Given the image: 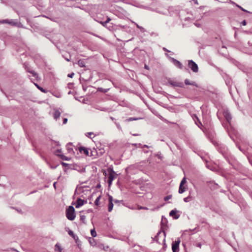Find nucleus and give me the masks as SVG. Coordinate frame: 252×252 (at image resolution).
<instances>
[{
	"mask_svg": "<svg viewBox=\"0 0 252 252\" xmlns=\"http://www.w3.org/2000/svg\"><path fill=\"white\" fill-rule=\"evenodd\" d=\"M188 232V230H186L185 232H184V234H185L187 232Z\"/></svg>",
	"mask_w": 252,
	"mask_h": 252,
	"instance_id": "obj_63",
	"label": "nucleus"
},
{
	"mask_svg": "<svg viewBox=\"0 0 252 252\" xmlns=\"http://www.w3.org/2000/svg\"><path fill=\"white\" fill-rule=\"evenodd\" d=\"M139 118H133V117H130L127 119V121L128 122L132 121H135L138 120Z\"/></svg>",
	"mask_w": 252,
	"mask_h": 252,
	"instance_id": "obj_29",
	"label": "nucleus"
},
{
	"mask_svg": "<svg viewBox=\"0 0 252 252\" xmlns=\"http://www.w3.org/2000/svg\"><path fill=\"white\" fill-rule=\"evenodd\" d=\"M167 222V220L166 218H164L163 216L162 217L161 221V224L162 225H165L166 223Z\"/></svg>",
	"mask_w": 252,
	"mask_h": 252,
	"instance_id": "obj_21",
	"label": "nucleus"
},
{
	"mask_svg": "<svg viewBox=\"0 0 252 252\" xmlns=\"http://www.w3.org/2000/svg\"><path fill=\"white\" fill-rule=\"evenodd\" d=\"M100 184H98V185H97V186H96V188H100Z\"/></svg>",
	"mask_w": 252,
	"mask_h": 252,
	"instance_id": "obj_55",
	"label": "nucleus"
},
{
	"mask_svg": "<svg viewBox=\"0 0 252 252\" xmlns=\"http://www.w3.org/2000/svg\"><path fill=\"white\" fill-rule=\"evenodd\" d=\"M111 19L109 18V17H107V20H106V22H107V23H109L110 21H111Z\"/></svg>",
	"mask_w": 252,
	"mask_h": 252,
	"instance_id": "obj_48",
	"label": "nucleus"
},
{
	"mask_svg": "<svg viewBox=\"0 0 252 252\" xmlns=\"http://www.w3.org/2000/svg\"><path fill=\"white\" fill-rule=\"evenodd\" d=\"M242 24L243 26H246V21L245 20L243 21V22H242Z\"/></svg>",
	"mask_w": 252,
	"mask_h": 252,
	"instance_id": "obj_44",
	"label": "nucleus"
},
{
	"mask_svg": "<svg viewBox=\"0 0 252 252\" xmlns=\"http://www.w3.org/2000/svg\"><path fill=\"white\" fill-rule=\"evenodd\" d=\"M68 233L70 236H71L74 239L76 242H77V240H78V236L75 235L74 234V232L71 230H69L68 231Z\"/></svg>",
	"mask_w": 252,
	"mask_h": 252,
	"instance_id": "obj_13",
	"label": "nucleus"
},
{
	"mask_svg": "<svg viewBox=\"0 0 252 252\" xmlns=\"http://www.w3.org/2000/svg\"><path fill=\"white\" fill-rule=\"evenodd\" d=\"M189 63H195L194 62H193L192 61H189Z\"/></svg>",
	"mask_w": 252,
	"mask_h": 252,
	"instance_id": "obj_56",
	"label": "nucleus"
},
{
	"mask_svg": "<svg viewBox=\"0 0 252 252\" xmlns=\"http://www.w3.org/2000/svg\"><path fill=\"white\" fill-rule=\"evenodd\" d=\"M93 132H88L86 133V135L87 136V137H90V136H91L92 134H93Z\"/></svg>",
	"mask_w": 252,
	"mask_h": 252,
	"instance_id": "obj_39",
	"label": "nucleus"
},
{
	"mask_svg": "<svg viewBox=\"0 0 252 252\" xmlns=\"http://www.w3.org/2000/svg\"><path fill=\"white\" fill-rule=\"evenodd\" d=\"M165 237L166 233L161 227V229L158 232L157 235L153 239L154 241H156L158 243L161 244L159 242V238H161V244L163 245L162 250L163 251H165L167 248V245L165 243Z\"/></svg>",
	"mask_w": 252,
	"mask_h": 252,
	"instance_id": "obj_1",
	"label": "nucleus"
},
{
	"mask_svg": "<svg viewBox=\"0 0 252 252\" xmlns=\"http://www.w3.org/2000/svg\"><path fill=\"white\" fill-rule=\"evenodd\" d=\"M74 73L73 72H72L71 73L68 74L67 75V76L70 78H72L73 76H74Z\"/></svg>",
	"mask_w": 252,
	"mask_h": 252,
	"instance_id": "obj_38",
	"label": "nucleus"
},
{
	"mask_svg": "<svg viewBox=\"0 0 252 252\" xmlns=\"http://www.w3.org/2000/svg\"><path fill=\"white\" fill-rule=\"evenodd\" d=\"M85 203H87L86 200L84 201V200H82L81 198H78L76 200L75 207L76 208H79V207L83 205Z\"/></svg>",
	"mask_w": 252,
	"mask_h": 252,
	"instance_id": "obj_10",
	"label": "nucleus"
},
{
	"mask_svg": "<svg viewBox=\"0 0 252 252\" xmlns=\"http://www.w3.org/2000/svg\"><path fill=\"white\" fill-rule=\"evenodd\" d=\"M67 150L68 151V152L70 153L72 151H73V149L72 148H69L68 147L67 148Z\"/></svg>",
	"mask_w": 252,
	"mask_h": 252,
	"instance_id": "obj_43",
	"label": "nucleus"
},
{
	"mask_svg": "<svg viewBox=\"0 0 252 252\" xmlns=\"http://www.w3.org/2000/svg\"><path fill=\"white\" fill-rule=\"evenodd\" d=\"M62 151L61 150H59V149H58L55 152V154L56 155H57V156H59V155H60V153H61Z\"/></svg>",
	"mask_w": 252,
	"mask_h": 252,
	"instance_id": "obj_30",
	"label": "nucleus"
},
{
	"mask_svg": "<svg viewBox=\"0 0 252 252\" xmlns=\"http://www.w3.org/2000/svg\"><path fill=\"white\" fill-rule=\"evenodd\" d=\"M59 157L63 160L67 161L69 160V158H68L66 157V156H64L63 154H61L60 155H59Z\"/></svg>",
	"mask_w": 252,
	"mask_h": 252,
	"instance_id": "obj_19",
	"label": "nucleus"
},
{
	"mask_svg": "<svg viewBox=\"0 0 252 252\" xmlns=\"http://www.w3.org/2000/svg\"><path fill=\"white\" fill-rule=\"evenodd\" d=\"M24 67L26 71L29 73H30V71L33 70V69H32L31 67L29 66V64H25Z\"/></svg>",
	"mask_w": 252,
	"mask_h": 252,
	"instance_id": "obj_17",
	"label": "nucleus"
},
{
	"mask_svg": "<svg viewBox=\"0 0 252 252\" xmlns=\"http://www.w3.org/2000/svg\"><path fill=\"white\" fill-rule=\"evenodd\" d=\"M192 199V197L190 196H188L187 197L184 198V201L185 202H189Z\"/></svg>",
	"mask_w": 252,
	"mask_h": 252,
	"instance_id": "obj_23",
	"label": "nucleus"
},
{
	"mask_svg": "<svg viewBox=\"0 0 252 252\" xmlns=\"http://www.w3.org/2000/svg\"><path fill=\"white\" fill-rule=\"evenodd\" d=\"M89 242L92 246H95L96 245L94 240L92 238H90Z\"/></svg>",
	"mask_w": 252,
	"mask_h": 252,
	"instance_id": "obj_25",
	"label": "nucleus"
},
{
	"mask_svg": "<svg viewBox=\"0 0 252 252\" xmlns=\"http://www.w3.org/2000/svg\"><path fill=\"white\" fill-rule=\"evenodd\" d=\"M80 220L84 223H86V216L84 215H80Z\"/></svg>",
	"mask_w": 252,
	"mask_h": 252,
	"instance_id": "obj_26",
	"label": "nucleus"
},
{
	"mask_svg": "<svg viewBox=\"0 0 252 252\" xmlns=\"http://www.w3.org/2000/svg\"><path fill=\"white\" fill-rule=\"evenodd\" d=\"M168 83L173 87H178L180 88H183L184 87V85L182 82H179L175 81H170L168 82Z\"/></svg>",
	"mask_w": 252,
	"mask_h": 252,
	"instance_id": "obj_6",
	"label": "nucleus"
},
{
	"mask_svg": "<svg viewBox=\"0 0 252 252\" xmlns=\"http://www.w3.org/2000/svg\"><path fill=\"white\" fill-rule=\"evenodd\" d=\"M144 68L146 69H149V66L147 65V64H145Z\"/></svg>",
	"mask_w": 252,
	"mask_h": 252,
	"instance_id": "obj_45",
	"label": "nucleus"
},
{
	"mask_svg": "<svg viewBox=\"0 0 252 252\" xmlns=\"http://www.w3.org/2000/svg\"><path fill=\"white\" fill-rule=\"evenodd\" d=\"M223 115L228 123H230L232 119V117L228 110H224L223 112Z\"/></svg>",
	"mask_w": 252,
	"mask_h": 252,
	"instance_id": "obj_7",
	"label": "nucleus"
},
{
	"mask_svg": "<svg viewBox=\"0 0 252 252\" xmlns=\"http://www.w3.org/2000/svg\"><path fill=\"white\" fill-rule=\"evenodd\" d=\"M62 164L63 165H64V166H65V165H67V163H64V162H62Z\"/></svg>",
	"mask_w": 252,
	"mask_h": 252,
	"instance_id": "obj_53",
	"label": "nucleus"
},
{
	"mask_svg": "<svg viewBox=\"0 0 252 252\" xmlns=\"http://www.w3.org/2000/svg\"><path fill=\"white\" fill-rule=\"evenodd\" d=\"M156 156H157L158 157V158L159 159H161L162 157L161 155V153L160 152H158L157 155H156Z\"/></svg>",
	"mask_w": 252,
	"mask_h": 252,
	"instance_id": "obj_35",
	"label": "nucleus"
},
{
	"mask_svg": "<svg viewBox=\"0 0 252 252\" xmlns=\"http://www.w3.org/2000/svg\"><path fill=\"white\" fill-rule=\"evenodd\" d=\"M186 189H187V188L186 186H184V185H183V186H181V185H180L179 189V193H183V192H184L186 191Z\"/></svg>",
	"mask_w": 252,
	"mask_h": 252,
	"instance_id": "obj_14",
	"label": "nucleus"
},
{
	"mask_svg": "<svg viewBox=\"0 0 252 252\" xmlns=\"http://www.w3.org/2000/svg\"><path fill=\"white\" fill-rule=\"evenodd\" d=\"M109 90V89H103L102 88H97V91L102 92L104 93H106L108 92V91Z\"/></svg>",
	"mask_w": 252,
	"mask_h": 252,
	"instance_id": "obj_16",
	"label": "nucleus"
},
{
	"mask_svg": "<svg viewBox=\"0 0 252 252\" xmlns=\"http://www.w3.org/2000/svg\"><path fill=\"white\" fill-rule=\"evenodd\" d=\"M172 61L173 62H174V63H180V62H179V61H177V60H175V59H174L173 58H172Z\"/></svg>",
	"mask_w": 252,
	"mask_h": 252,
	"instance_id": "obj_41",
	"label": "nucleus"
},
{
	"mask_svg": "<svg viewBox=\"0 0 252 252\" xmlns=\"http://www.w3.org/2000/svg\"><path fill=\"white\" fill-rule=\"evenodd\" d=\"M142 146H143V145H142L141 144L139 143V144H138V147H140V148H142Z\"/></svg>",
	"mask_w": 252,
	"mask_h": 252,
	"instance_id": "obj_51",
	"label": "nucleus"
},
{
	"mask_svg": "<svg viewBox=\"0 0 252 252\" xmlns=\"http://www.w3.org/2000/svg\"><path fill=\"white\" fill-rule=\"evenodd\" d=\"M75 209L72 206H69L66 210V217L68 220H73L75 218Z\"/></svg>",
	"mask_w": 252,
	"mask_h": 252,
	"instance_id": "obj_2",
	"label": "nucleus"
},
{
	"mask_svg": "<svg viewBox=\"0 0 252 252\" xmlns=\"http://www.w3.org/2000/svg\"><path fill=\"white\" fill-rule=\"evenodd\" d=\"M0 24H8L12 25H15L16 24L14 21H10L7 19L0 21Z\"/></svg>",
	"mask_w": 252,
	"mask_h": 252,
	"instance_id": "obj_12",
	"label": "nucleus"
},
{
	"mask_svg": "<svg viewBox=\"0 0 252 252\" xmlns=\"http://www.w3.org/2000/svg\"><path fill=\"white\" fill-rule=\"evenodd\" d=\"M100 23H101V24L103 26L105 27V26H106V25H107V22H106V21H105V22H100Z\"/></svg>",
	"mask_w": 252,
	"mask_h": 252,
	"instance_id": "obj_37",
	"label": "nucleus"
},
{
	"mask_svg": "<svg viewBox=\"0 0 252 252\" xmlns=\"http://www.w3.org/2000/svg\"><path fill=\"white\" fill-rule=\"evenodd\" d=\"M114 202L115 203H120L121 202H123V200H117V199H115L114 200Z\"/></svg>",
	"mask_w": 252,
	"mask_h": 252,
	"instance_id": "obj_40",
	"label": "nucleus"
},
{
	"mask_svg": "<svg viewBox=\"0 0 252 252\" xmlns=\"http://www.w3.org/2000/svg\"><path fill=\"white\" fill-rule=\"evenodd\" d=\"M133 145L135 146H138V144H133Z\"/></svg>",
	"mask_w": 252,
	"mask_h": 252,
	"instance_id": "obj_60",
	"label": "nucleus"
},
{
	"mask_svg": "<svg viewBox=\"0 0 252 252\" xmlns=\"http://www.w3.org/2000/svg\"><path fill=\"white\" fill-rule=\"evenodd\" d=\"M60 115H61L60 112L58 110H56L55 111L54 113V119L57 120V119H58L60 117Z\"/></svg>",
	"mask_w": 252,
	"mask_h": 252,
	"instance_id": "obj_15",
	"label": "nucleus"
},
{
	"mask_svg": "<svg viewBox=\"0 0 252 252\" xmlns=\"http://www.w3.org/2000/svg\"><path fill=\"white\" fill-rule=\"evenodd\" d=\"M55 250L56 251L59 252H62V248L59 245V244H57L55 245Z\"/></svg>",
	"mask_w": 252,
	"mask_h": 252,
	"instance_id": "obj_20",
	"label": "nucleus"
},
{
	"mask_svg": "<svg viewBox=\"0 0 252 252\" xmlns=\"http://www.w3.org/2000/svg\"><path fill=\"white\" fill-rule=\"evenodd\" d=\"M186 183V178L184 177L181 181L180 185H181V186H183V185H184Z\"/></svg>",
	"mask_w": 252,
	"mask_h": 252,
	"instance_id": "obj_31",
	"label": "nucleus"
},
{
	"mask_svg": "<svg viewBox=\"0 0 252 252\" xmlns=\"http://www.w3.org/2000/svg\"><path fill=\"white\" fill-rule=\"evenodd\" d=\"M177 212L178 211L176 209H175L170 211V212L169 213V215L170 216L172 217L174 219L177 220L180 216V214H177Z\"/></svg>",
	"mask_w": 252,
	"mask_h": 252,
	"instance_id": "obj_8",
	"label": "nucleus"
},
{
	"mask_svg": "<svg viewBox=\"0 0 252 252\" xmlns=\"http://www.w3.org/2000/svg\"><path fill=\"white\" fill-rule=\"evenodd\" d=\"M144 147H145V148H150V146H148V145H143V146H142V148H144Z\"/></svg>",
	"mask_w": 252,
	"mask_h": 252,
	"instance_id": "obj_46",
	"label": "nucleus"
},
{
	"mask_svg": "<svg viewBox=\"0 0 252 252\" xmlns=\"http://www.w3.org/2000/svg\"><path fill=\"white\" fill-rule=\"evenodd\" d=\"M190 85H192V86H195L196 87H198V85L195 82H191Z\"/></svg>",
	"mask_w": 252,
	"mask_h": 252,
	"instance_id": "obj_36",
	"label": "nucleus"
},
{
	"mask_svg": "<svg viewBox=\"0 0 252 252\" xmlns=\"http://www.w3.org/2000/svg\"><path fill=\"white\" fill-rule=\"evenodd\" d=\"M100 198H101V196H100V195H99V196H98V197L96 198V199H95V201H94V204H95V205H97H97H98V204H99V200H100Z\"/></svg>",
	"mask_w": 252,
	"mask_h": 252,
	"instance_id": "obj_27",
	"label": "nucleus"
},
{
	"mask_svg": "<svg viewBox=\"0 0 252 252\" xmlns=\"http://www.w3.org/2000/svg\"><path fill=\"white\" fill-rule=\"evenodd\" d=\"M180 243V241L177 240L175 241L174 242H173L172 245V250L173 251V252H179V246Z\"/></svg>",
	"mask_w": 252,
	"mask_h": 252,
	"instance_id": "obj_4",
	"label": "nucleus"
},
{
	"mask_svg": "<svg viewBox=\"0 0 252 252\" xmlns=\"http://www.w3.org/2000/svg\"><path fill=\"white\" fill-rule=\"evenodd\" d=\"M56 182H55L53 184V186L55 188H56Z\"/></svg>",
	"mask_w": 252,
	"mask_h": 252,
	"instance_id": "obj_57",
	"label": "nucleus"
},
{
	"mask_svg": "<svg viewBox=\"0 0 252 252\" xmlns=\"http://www.w3.org/2000/svg\"><path fill=\"white\" fill-rule=\"evenodd\" d=\"M91 233L92 236L93 237H95L96 236V231H95V230L94 229L91 230Z\"/></svg>",
	"mask_w": 252,
	"mask_h": 252,
	"instance_id": "obj_28",
	"label": "nucleus"
},
{
	"mask_svg": "<svg viewBox=\"0 0 252 252\" xmlns=\"http://www.w3.org/2000/svg\"><path fill=\"white\" fill-rule=\"evenodd\" d=\"M133 136H138V135H139V134H133Z\"/></svg>",
	"mask_w": 252,
	"mask_h": 252,
	"instance_id": "obj_59",
	"label": "nucleus"
},
{
	"mask_svg": "<svg viewBox=\"0 0 252 252\" xmlns=\"http://www.w3.org/2000/svg\"><path fill=\"white\" fill-rule=\"evenodd\" d=\"M189 68L194 72H197L198 71V66L197 64H187V67H185L186 70H188Z\"/></svg>",
	"mask_w": 252,
	"mask_h": 252,
	"instance_id": "obj_5",
	"label": "nucleus"
},
{
	"mask_svg": "<svg viewBox=\"0 0 252 252\" xmlns=\"http://www.w3.org/2000/svg\"><path fill=\"white\" fill-rule=\"evenodd\" d=\"M159 118L161 120H162L163 122H164L166 123H167V124L171 123V122H169V121H168L167 120L164 118L163 117H162L161 116H160ZM172 124H176V123H172Z\"/></svg>",
	"mask_w": 252,
	"mask_h": 252,
	"instance_id": "obj_18",
	"label": "nucleus"
},
{
	"mask_svg": "<svg viewBox=\"0 0 252 252\" xmlns=\"http://www.w3.org/2000/svg\"><path fill=\"white\" fill-rule=\"evenodd\" d=\"M67 122V118H64L63 120V124H65Z\"/></svg>",
	"mask_w": 252,
	"mask_h": 252,
	"instance_id": "obj_42",
	"label": "nucleus"
},
{
	"mask_svg": "<svg viewBox=\"0 0 252 252\" xmlns=\"http://www.w3.org/2000/svg\"><path fill=\"white\" fill-rule=\"evenodd\" d=\"M238 148L239 149V150H240V151H241L242 152H244L243 150L242 149V148H241V147H240V146H239V147H238Z\"/></svg>",
	"mask_w": 252,
	"mask_h": 252,
	"instance_id": "obj_52",
	"label": "nucleus"
},
{
	"mask_svg": "<svg viewBox=\"0 0 252 252\" xmlns=\"http://www.w3.org/2000/svg\"><path fill=\"white\" fill-rule=\"evenodd\" d=\"M163 49H164V50H165V51H167V52H170V51H169L167 50H166L165 48H163Z\"/></svg>",
	"mask_w": 252,
	"mask_h": 252,
	"instance_id": "obj_61",
	"label": "nucleus"
},
{
	"mask_svg": "<svg viewBox=\"0 0 252 252\" xmlns=\"http://www.w3.org/2000/svg\"><path fill=\"white\" fill-rule=\"evenodd\" d=\"M149 152L148 151H144L145 153H148Z\"/></svg>",
	"mask_w": 252,
	"mask_h": 252,
	"instance_id": "obj_62",
	"label": "nucleus"
},
{
	"mask_svg": "<svg viewBox=\"0 0 252 252\" xmlns=\"http://www.w3.org/2000/svg\"><path fill=\"white\" fill-rule=\"evenodd\" d=\"M30 73L36 79L38 78V74L34 70L30 71Z\"/></svg>",
	"mask_w": 252,
	"mask_h": 252,
	"instance_id": "obj_24",
	"label": "nucleus"
},
{
	"mask_svg": "<svg viewBox=\"0 0 252 252\" xmlns=\"http://www.w3.org/2000/svg\"><path fill=\"white\" fill-rule=\"evenodd\" d=\"M241 9H242L243 11H245L242 7L239 6Z\"/></svg>",
	"mask_w": 252,
	"mask_h": 252,
	"instance_id": "obj_58",
	"label": "nucleus"
},
{
	"mask_svg": "<svg viewBox=\"0 0 252 252\" xmlns=\"http://www.w3.org/2000/svg\"><path fill=\"white\" fill-rule=\"evenodd\" d=\"M171 198H172V195H169L165 196L164 198V200L165 201H167L169 199H171Z\"/></svg>",
	"mask_w": 252,
	"mask_h": 252,
	"instance_id": "obj_33",
	"label": "nucleus"
},
{
	"mask_svg": "<svg viewBox=\"0 0 252 252\" xmlns=\"http://www.w3.org/2000/svg\"><path fill=\"white\" fill-rule=\"evenodd\" d=\"M79 64V66L81 67H85V65L83 63H82V64Z\"/></svg>",
	"mask_w": 252,
	"mask_h": 252,
	"instance_id": "obj_50",
	"label": "nucleus"
},
{
	"mask_svg": "<svg viewBox=\"0 0 252 252\" xmlns=\"http://www.w3.org/2000/svg\"><path fill=\"white\" fill-rule=\"evenodd\" d=\"M34 85L36 86V87L40 90L43 93H46V91L43 88L40 87L38 84L34 83Z\"/></svg>",
	"mask_w": 252,
	"mask_h": 252,
	"instance_id": "obj_22",
	"label": "nucleus"
},
{
	"mask_svg": "<svg viewBox=\"0 0 252 252\" xmlns=\"http://www.w3.org/2000/svg\"><path fill=\"white\" fill-rule=\"evenodd\" d=\"M192 1H194V3L198 5V1L197 0H192Z\"/></svg>",
	"mask_w": 252,
	"mask_h": 252,
	"instance_id": "obj_47",
	"label": "nucleus"
},
{
	"mask_svg": "<svg viewBox=\"0 0 252 252\" xmlns=\"http://www.w3.org/2000/svg\"><path fill=\"white\" fill-rule=\"evenodd\" d=\"M176 64L177 67L178 68H180V69H184L185 70H186V69H185V68L186 67H185L184 68L182 64Z\"/></svg>",
	"mask_w": 252,
	"mask_h": 252,
	"instance_id": "obj_32",
	"label": "nucleus"
},
{
	"mask_svg": "<svg viewBox=\"0 0 252 252\" xmlns=\"http://www.w3.org/2000/svg\"><path fill=\"white\" fill-rule=\"evenodd\" d=\"M108 200H109V203H108V210L110 212L112 210L113 207V198L111 195H108Z\"/></svg>",
	"mask_w": 252,
	"mask_h": 252,
	"instance_id": "obj_9",
	"label": "nucleus"
},
{
	"mask_svg": "<svg viewBox=\"0 0 252 252\" xmlns=\"http://www.w3.org/2000/svg\"><path fill=\"white\" fill-rule=\"evenodd\" d=\"M108 172L109 173L108 183L109 184V186H110L112 184V183L113 180L115 179L116 175H117V174L112 168H109L108 169Z\"/></svg>",
	"mask_w": 252,
	"mask_h": 252,
	"instance_id": "obj_3",
	"label": "nucleus"
},
{
	"mask_svg": "<svg viewBox=\"0 0 252 252\" xmlns=\"http://www.w3.org/2000/svg\"><path fill=\"white\" fill-rule=\"evenodd\" d=\"M196 246L200 248L201 247V244L200 243H198L196 244Z\"/></svg>",
	"mask_w": 252,
	"mask_h": 252,
	"instance_id": "obj_49",
	"label": "nucleus"
},
{
	"mask_svg": "<svg viewBox=\"0 0 252 252\" xmlns=\"http://www.w3.org/2000/svg\"><path fill=\"white\" fill-rule=\"evenodd\" d=\"M136 25L138 29H142V28H141L139 25H138L137 24H136Z\"/></svg>",
	"mask_w": 252,
	"mask_h": 252,
	"instance_id": "obj_54",
	"label": "nucleus"
},
{
	"mask_svg": "<svg viewBox=\"0 0 252 252\" xmlns=\"http://www.w3.org/2000/svg\"><path fill=\"white\" fill-rule=\"evenodd\" d=\"M78 150L80 153H83L86 156H89V150L87 148L84 147H80L78 148Z\"/></svg>",
	"mask_w": 252,
	"mask_h": 252,
	"instance_id": "obj_11",
	"label": "nucleus"
},
{
	"mask_svg": "<svg viewBox=\"0 0 252 252\" xmlns=\"http://www.w3.org/2000/svg\"><path fill=\"white\" fill-rule=\"evenodd\" d=\"M56 167V166H55V167L51 166V168H52L53 169H55Z\"/></svg>",
	"mask_w": 252,
	"mask_h": 252,
	"instance_id": "obj_64",
	"label": "nucleus"
},
{
	"mask_svg": "<svg viewBox=\"0 0 252 252\" xmlns=\"http://www.w3.org/2000/svg\"><path fill=\"white\" fill-rule=\"evenodd\" d=\"M185 83L187 85H190L191 82H189V80L188 79H185Z\"/></svg>",
	"mask_w": 252,
	"mask_h": 252,
	"instance_id": "obj_34",
	"label": "nucleus"
}]
</instances>
